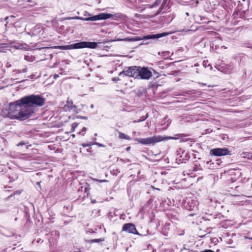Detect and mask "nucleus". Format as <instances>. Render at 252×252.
Returning a JSON list of instances; mask_svg holds the SVG:
<instances>
[{"label": "nucleus", "mask_w": 252, "mask_h": 252, "mask_svg": "<svg viewBox=\"0 0 252 252\" xmlns=\"http://www.w3.org/2000/svg\"><path fill=\"white\" fill-rule=\"evenodd\" d=\"M97 46V43L95 42H86L82 41L70 45L64 46H57L52 47V48L58 49L60 50H73L84 48H89L91 49L95 48Z\"/></svg>", "instance_id": "1"}, {"label": "nucleus", "mask_w": 252, "mask_h": 252, "mask_svg": "<svg viewBox=\"0 0 252 252\" xmlns=\"http://www.w3.org/2000/svg\"><path fill=\"white\" fill-rule=\"evenodd\" d=\"M178 138H176L174 137H162L161 136H153L150 137H147L145 138H137L135 139V141H137L139 143L143 144V145H151V144H155L159 142H161L164 141L165 140L167 139H177Z\"/></svg>", "instance_id": "2"}, {"label": "nucleus", "mask_w": 252, "mask_h": 252, "mask_svg": "<svg viewBox=\"0 0 252 252\" xmlns=\"http://www.w3.org/2000/svg\"><path fill=\"white\" fill-rule=\"evenodd\" d=\"M3 115L11 119H18L20 121L24 120L29 118L32 112L33 111H3Z\"/></svg>", "instance_id": "3"}, {"label": "nucleus", "mask_w": 252, "mask_h": 252, "mask_svg": "<svg viewBox=\"0 0 252 252\" xmlns=\"http://www.w3.org/2000/svg\"><path fill=\"white\" fill-rule=\"evenodd\" d=\"M32 106V95L25 96L20 100L16 101L14 103L10 104V109H17L18 107H21L23 106Z\"/></svg>", "instance_id": "4"}, {"label": "nucleus", "mask_w": 252, "mask_h": 252, "mask_svg": "<svg viewBox=\"0 0 252 252\" xmlns=\"http://www.w3.org/2000/svg\"><path fill=\"white\" fill-rule=\"evenodd\" d=\"M112 17H113V15L111 14L101 13L97 15H95V16H94L93 17H90L89 18H83L80 17H76L75 18H73V19L84 20V21H98V20H106V19L111 18Z\"/></svg>", "instance_id": "5"}, {"label": "nucleus", "mask_w": 252, "mask_h": 252, "mask_svg": "<svg viewBox=\"0 0 252 252\" xmlns=\"http://www.w3.org/2000/svg\"><path fill=\"white\" fill-rule=\"evenodd\" d=\"M227 148H215L211 150L210 154L215 156H222L229 155Z\"/></svg>", "instance_id": "6"}, {"label": "nucleus", "mask_w": 252, "mask_h": 252, "mask_svg": "<svg viewBox=\"0 0 252 252\" xmlns=\"http://www.w3.org/2000/svg\"><path fill=\"white\" fill-rule=\"evenodd\" d=\"M124 231H126L129 233H132L136 235H139V233L137 231L135 225L131 223H127L125 224L122 228Z\"/></svg>", "instance_id": "7"}, {"label": "nucleus", "mask_w": 252, "mask_h": 252, "mask_svg": "<svg viewBox=\"0 0 252 252\" xmlns=\"http://www.w3.org/2000/svg\"><path fill=\"white\" fill-rule=\"evenodd\" d=\"M139 68L137 67H130L126 71H125L123 73H121V74L124 73L126 75L130 76V77H136L137 74H138Z\"/></svg>", "instance_id": "8"}, {"label": "nucleus", "mask_w": 252, "mask_h": 252, "mask_svg": "<svg viewBox=\"0 0 252 252\" xmlns=\"http://www.w3.org/2000/svg\"><path fill=\"white\" fill-rule=\"evenodd\" d=\"M138 74L142 79H147L152 76L151 72L146 68H139Z\"/></svg>", "instance_id": "9"}, {"label": "nucleus", "mask_w": 252, "mask_h": 252, "mask_svg": "<svg viewBox=\"0 0 252 252\" xmlns=\"http://www.w3.org/2000/svg\"><path fill=\"white\" fill-rule=\"evenodd\" d=\"M32 95V105H42L43 104L44 102V100L37 95Z\"/></svg>", "instance_id": "10"}, {"label": "nucleus", "mask_w": 252, "mask_h": 252, "mask_svg": "<svg viewBox=\"0 0 252 252\" xmlns=\"http://www.w3.org/2000/svg\"><path fill=\"white\" fill-rule=\"evenodd\" d=\"M169 34V33L167 32H163L161 33H158L156 34H151L148 35L143 36L144 39H155V38H158L165 36H166Z\"/></svg>", "instance_id": "11"}, {"label": "nucleus", "mask_w": 252, "mask_h": 252, "mask_svg": "<svg viewBox=\"0 0 252 252\" xmlns=\"http://www.w3.org/2000/svg\"><path fill=\"white\" fill-rule=\"evenodd\" d=\"M144 39L143 36V37H135L133 38H125L124 39H118V41H139Z\"/></svg>", "instance_id": "12"}, {"label": "nucleus", "mask_w": 252, "mask_h": 252, "mask_svg": "<svg viewBox=\"0 0 252 252\" xmlns=\"http://www.w3.org/2000/svg\"><path fill=\"white\" fill-rule=\"evenodd\" d=\"M119 137L121 139H125L128 140L130 139L129 136L120 132L119 133Z\"/></svg>", "instance_id": "13"}, {"label": "nucleus", "mask_w": 252, "mask_h": 252, "mask_svg": "<svg viewBox=\"0 0 252 252\" xmlns=\"http://www.w3.org/2000/svg\"><path fill=\"white\" fill-rule=\"evenodd\" d=\"M148 117V113H145V115H143L142 117L138 120L139 122L143 121L145 120L146 119V118Z\"/></svg>", "instance_id": "14"}, {"label": "nucleus", "mask_w": 252, "mask_h": 252, "mask_svg": "<svg viewBox=\"0 0 252 252\" xmlns=\"http://www.w3.org/2000/svg\"><path fill=\"white\" fill-rule=\"evenodd\" d=\"M102 241H103V240H102L101 239H93V240H91V242L92 243L99 242H101Z\"/></svg>", "instance_id": "15"}, {"label": "nucleus", "mask_w": 252, "mask_h": 252, "mask_svg": "<svg viewBox=\"0 0 252 252\" xmlns=\"http://www.w3.org/2000/svg\"><path fill=\"white\" fill-rule=\"evenodd\" d=\"M77 126V124H76V123H73L72 126H71V127H72V131H74L75 130V128L76 127V126Z\"/></svg>", "instance_id": "16"}, {"label": "nucleus", "mask_w": 252, "mask_h": 252, "mask_svg": "<svg viewBox=\"0 0 252 252\" xmlns=\"http://www.w3.org/2000/svg\"><path fill=\"white\" fill-rule=\"evenodd\" d=\"M94 181H97V182H99L100 183H102V182H107V180H98V179H94Z\"/></svg>", "instance_id": "17"}, {"label": "nucleus", "mask_w": 252, "mask_h": 252, "mask_svg": "<svg viewBox=\"0 0 252 252\" xmlns=\"http://www.w3.org/2000/svg\"><path fill=\"white\" fill-rule=\"evenodd\" d=\"M94 144L96 145H97V146H98L99 147H104V145H103V144L99 143H97V142H95L94 143Z\"/></svg>", "instance_id": "18"}, {"label": "nucleus", "mask_w": 252, "mask_h": 252, "mask_svg": "<svg viewBox=\"0 0 252 252\" xmlns=\"http://www.w3.org/2000/svg\"><path fill=\"white\" fill-rule=\"evenodd\" d=\"M91 145V144H81V146H83V147H89Z\"/></svg>", "instance_id": "19"}, {"label": "nucleus", "mask_w": 252, "mask_h": 252, "mask_svg": "<svg viewBox=\"0 0 252 252\" xmlns=\"http://www.w3.org/2000/svg\"><path fill=\"white\" fill-rule=\"evenodd\" d=\"M214 252V251L211 250H206L204 251H202V252Z\"/></svg>", "instance_id": "20"}, {"label": "nucleus", "mask_w": 252, "mask_h": 252, "mask_svg": "<svg viewBox=\"0 0 252 252\" xmlns=\"http://www.w3.org/2000/svg\"><path fill=\"white\" fill-rule=\"evenodd\" d=\"M25 145V143H23V142H20L19 143H18L17 146H22V145Z\"/></svg>", "instance_id": "21"}, {"label": "nucleus", "mask_w": 252, "mask_h": 252, "mask_svg": "<svg viewBox=\"0 0 252 252\" xmlns=\"http://www.w3.org/2000/svg\"><path fill=\"white\" fill-rule=\"evenodd\" d=\"M87 130V128L86 127H83L82 129V131H86Z\"/></svg>", "instance_id": "22"}, {"label": "nucleus", "mask_w": 252, "mask_h": 252, "mask_svg": "<svg viewBox=\"0 0 252 252\" xmlns=\"http://www.w3.org/2000/svg\"><path fill=\"white\" fill-rule=\"evenodd\" d=\"M152 188H153L154 189H156L158 190H159V189H158V188H156L153 187H152Z\"/></svg>", "instance_id": "23"}, {"label": "nucleus", "mask_w": 252, "mask_h": 252, "mask_svg": "<svg viewBox=\"0 0 252 252\" xmlns=\"http://www.w3.org/2000/svg\"><path fill=\"white\" fill-rule=\"evenodd\" d=\"M130 147H127V148H126V150H127V151H129V150H130Z\"/></svg>", "instance_id": "24"}, {"label": "nucleus", "mask_w": 252, "mask_h": 252, "mask_svg": "<svg viewBox=\"0 0 252 252\" xmlns=\"http://www.w3.org/2000/svg\"><path fill=\"white\" fill-rule=\"evenodd\" d=\"M87 190H88V188H86L85 189V192L87 191Z\"/></svg>", "instance_id": "25"}, {"label": "nucleus", "mask_w": 252, "mask_h": 252, "mask_svg": "<svg viewBox=\"0 0 252 252\" xmlns=\"http://www.w3.org/2000/svg\"><path fill=\"white\" fill-rule=\"evenodd\" d=\"M82 119H86V117H82Z\"/></svg>", "instance_id": "26"}, {"label": "nucleus", "mask_w": 252, "mask_h": 252, "mask_svg": "<svg viewBox=\"0 0 252 252\" xmlns=\"http://www.w3.org/2000/svg\"><path fill=\"white\" fill-rule=\"evenodd\" d=\"M37 185H39V184H40V182H38V183H37Z\"/></svg>", "instance_id": "27"}]
</instances>
